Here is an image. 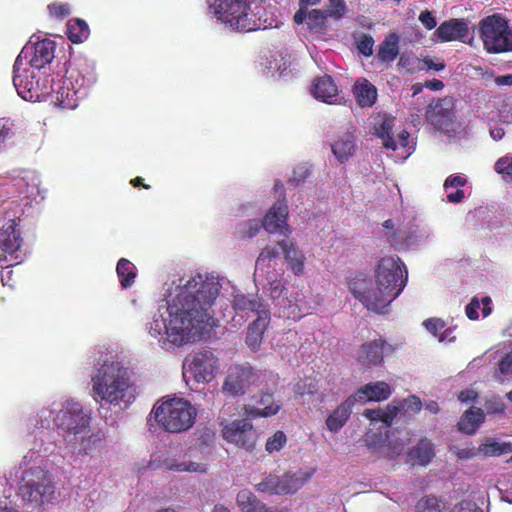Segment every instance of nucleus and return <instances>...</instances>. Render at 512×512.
<instances>
[{
	"instance_id": "obj_21",
	"label": "nucleus",
	"mask_w": 512,
	"mask_h": 512,
	"mask_svg": "<svg viewBox=\"0 0 512 512\" xmlns=\"http://www.w3.org/2000/svg\"><path fill=\"white\" fill-rule=\"evenodd\" d=\"M284 317L298 320L309 313L310 307L302 289L292 286L286 289L283 298L276 303Z\"/></svg>"
},
{
	"instance_id": "obj_52",
	"label": "nucleus",
	"mask_w": 512,
	"mask_h": 512,
	"mask_svg": "<svg viewBox=\"0 0 512 512\" xmlns=\"http://www.w3.org/2000/svg\"><path fill=\"white\" fill-rule=\"evenodd\" d=\"M287 443V436L283 431H276L270 436L265 444V450L272 454L280 451Z\"/></svg>"
},
{
	"instance_id": "obj_51",
	"label": "nucleus",
	"mask_w": 512,
	"mask_h": 512,
	"mask_svg": "<svg viewBox=\"0 0 512 512\" xmlns=\"http://www.w3.org/2000/svg\"><path fill=\"white\" fill-rule=\"evenodd\" d=\"M445 504L436 497H426L418 501L415 512H444Z\"/></svg>"
},
{
	"instance_id": "obj_6",
	"label": "nucleus",
	"mask_w": 512,
	"mask_h": 512,
	"mask_svg": "<svg viewBox=\"0 0 512 512\" xmlns=\"http://www.w3.org/2000/svg\"><path fill=\"white\" fill-rule=\"evenodd\" d=\"M208 13L236 31H255L262 26L264 0H206Z\"/></svg>"
},
{
	"instance_id": "obj_29",
	"label": "nucleus",
	"mask_w": 512,
	"mask_h": 512,
	"mask_svg": "<svg viewBox=\"0 0 512 512\" xmlns=\"http://www.w3.org/2000/svg\"><path fill=\"white\" fill-rule=\"evenodd\" d=\"M269 320V310H261L260 316H258L257 319L249 325L246 344L251 350L257 351L260 348L263 340V334L268 326Z\"/></svg>"
},
{
	"instance_id": "obj_15",
	"label": "nucleus",
	"mask_w": 512,
	"mask_h": 512,
	"mask_svg": "<svg viewBox=\"0 0 512 512\" xmlns=\"http://www.w3.org/2000/svg\"><path fill=\"white\" fill-rule=\"evenodd\" d=\"M218 357L210 350H200L186 357L183 365V376L190 375L198 384L213 381L219 371Z\"/></svg>"
},
{
	"instance_id": "obj_18",
	"label": "nucleus",
	"mask_w": 512,
	"mask_h": 512,
	"mask_svg": "<svg viewBox=\"0 0 512 512\" xmlns=\"http://www.w3.org/2000/svg\"><path fill=\"white\" fill-rule=\"evenodd\" d=\"M258 378V374L250 366L233 365L227 371L222 390L231 396L243 395Z\"/></svg>"
},
{
	"instance_id": "obj_16",
	"label": "nucleus",
	"mask_w": 512,
	"mask_h": 512,
	"mask_svg": "<svg viewBox=\"0 0 512 512\" xmlns=\"http://www.w3.org/2000/svg\"><path fill=\"white\" fill-rule=\"evenodd\" d=\"M55 43L50 39H43L35 43L28 42L16 58L17 67L24 64L38 73L49 75L50 64L54 59Z\"/></svg>"
},
{
	"instance_id": "obj_34",
	"label": "nucleus",
	"mask_w": 512,
	"mask_h": 512,
	"mask_svg": "<svg viewBox=\"0 0 512 512\" xmlns=\"http://www.w3.org/2000/svg\"><path fill=\"white\" fill-rule=\"evenodd\" d=\"M435 452L433 444L428 439H421L408 453V461L412 465L427 466Z\"/></svg>"
},
{
	"instance_id": "obj_22",
	"label": "nucleus",
	"mask_w": 512,
	"mask_h": 512,
	"mask_svg": "<svg viewBox=\"0 0 512 512\" xmlns=\"http://www.w3.org/2000/svg\"><path fill=\"white\" fill-rule=\"evenodd\" d=\"M22 238L15 220L9 221L0 229V249L4 255L0 254V266L3 261H7V257L10 256V261H17L18 256H14L15 253L21 247Z\"/></svg>"
},
{
	"instance_id": "obj_7",
	"label": "nucleus",
	"mask_w": 512,
	"mask_h": 512,
	"mask_svg": "<svg viewBox=\"0 0 512 512\" xmlns=\"http://www.w3.org/2000/svg\"><path fill=\"white\" fill-rule=\"evenodd\" d=\"M151 413L166 432L182 433L194 425L198 411L184 398L166 397L154 404Z\"/></svg>"
},
{
	"instance_id": "obj_32",
	"label": "nucleus",
	"mask_w": 512,
	"mask_h": 512,
	"mask_svg": "<svg viewBox=\"0 0 512 512\" xmlns=\"http://www.w3.org/2000/svg\"><path fill=\"white\" fill-rule=\"evenodd\" d=\"M385 350V341L382 338L375 339L362 345L359 360L367 366L378 365L383 361Z\"/></svg>"
},
{
	"instance_id": "obj_8",
	"label": "nucleus",
	"mask_w": 512,
	"mask_h": 512,
	"mask_svg": "<svg viewBox=\"0 0 512 512\" xmlns=\"http://www.w3.org/2000/svg\"><path fill=\"white\" fill-rule=\"evenodd\" d=\"M422 402L419 397L411 395L403 400H394L385 408L366 409L364 416L370 420L372 426L381 423L385 433L378 435L370 429L365 435V442L368 446L378 447L387 441V429L397 416H412L422 409Z\"/></svg>"
},
{
	"instance_id": "obj_45",
	"label": "nucleus",
	"mask_w": 512,
	"mask_h": 512,
	"mask_svg": "<svg viewBox=\"0 0 512 512\" xmlns=\"http://www.w3.org/2000/svg\"><path fill=\"white\" fill-rule=\"evenodd\" d=\"M67 34L73 43H81L88 37L89 27L84 20L72 19L68 22Z\"/></svg>"
},
{
	"instance_id": "obj_61",
	"label": "nucleus",
	"mask_w": 512,
	"mask_h": 512,
	"mask_svg": "<svg viewBox=\"0 0 512 512\" xmlns=\"http://www.w3.org/2000/svg\"><path fill=\"white\" fill-rule=\"evenodd\" d=\"M374 40L371 36L364 35L357 44V48L361 54L368 57L373 53Z\"/></svg>"
},
{
	"instance_id": "obj_37",
	"label": "nucleus",
	"mask_w": 512,
	"mask_h": 512,
	"mask_svg": "<svg viewBox=\"0 0 512 512\" xmlns=\"http://www.w3.org/2000/svg\"><path fill=\"white\" fill-rule=\"evenodd\" d=\"M281 246L285 259L295 275H300L304 270L305 256L302 251L289 241L283 240L279 243Z\"/></svg>"
},
{
	"instance_id": "obj_58",
	"label": "nucleus",
	"mask_w": 512,
	"mask_h": 512,
	"mask_svg": "<svg viewBox=\"0 0 512 512\" xmlns=\"http://www.w3.org/2000/svg\"><path fill=\"white\" fill-rule=\"evenodd\" d=\"M423 325L434 337L437 338L445 328V322L440 318L427 319L423 322Z\"/></svg>"
},
{
	"instance_id": "obj_39",
	"label": "nucleus",
	"mask_w": 512,
	"mask_h": 512,
	"mask_svg": "<svg viewBox=\"0 0 512 512\" xmlns=\"http://www.w3.org/2000/svg\"><path fill=\"white\" fill-rule=\"evenodd\" d=\"M263 290L274 300L279 302L283 298V293L286 289L282 284L281 276L275 270H268L266 272L265 282L262 284Z\"/></svg>"
},
{
	"instance_id": "obj_53",
	"label": "nucleus",
	"mask_w": 512,
	"mask_h": 512,
	"mask_svg": "<svg viewBox=\"0 0 512 512\" xmlns=\"http://www.w3.org/2000/svg\"><path fill=\"white\" fill-rule=\"evenodd\" d=\"M299 340L298 333L295 330H288L283 333L276 342V349L279 353L284 354L282 348H295Z\"/></svg>"
},
{
	"instance_id": "obj_9",
	"label": "nucleus",
	"mask_w": 512,
	"mask_h": 512,
	"mask_svg": "<svg viewBox=\"0 0 512 512\" xmlns=\"http://www.w3.org/2000/svg\"><path fill=\"white\" fill-rule=\"evenodd\" d=\"M349 289L368 310L379 314L387 313L390 304L397 298V293H389L376 281L360 276L350 281Z\"/></svg>"
},
{
	"instance_id": "obj_35",
	"label": "nucleus",
	"mask_w": 512,
	"mask_h": 512,
	"mask_svg": "<svg viewBox=\"0 0 512 512\" xmlns=\"http://www.w3.org/2000/svg\"><path fill=\"white\" fill-rule=\"evenodd\" d=\"M263 70L271 76L288 77L292 70L286 56L282 53H271L262 63Z\"/></svg>"
},
{
	"instance_id": "obj_57",
	"label": "nucleus",
	"mask_w": 512,
	"mask_h": 512,
	"mask_svg": "<svg viewBox=\"0 0 512 512\" xmlns=\"http://www.w3.org/2000/svg\"><path fill=\"white\" fill-rule=\"evenodd\" d=\"M50 15L56 18H65L71 13V8L67 3L55 2L48 6Z\"/></svg>"
},
{
	"instance_id": "obj_43",
	"label": "nucleus",
	"mask_w": 512,
	"mask_h": 512,
	"mask_svg": "<svg viewBox=\"0 0 512 512\" xmlns=\"http://www.w3.org/2000/svg\"><path fill=\"white\" fill-rule=\"evenodd\" d=\"M512 452V444L500 442L495 439H487L479 446V455L498 456Z\"/></svg>"
},
{
	"instance_id": "obj_17",
	"label": "nucleus",
	"mask_w": 512,
	"mask_h": 512,
	"mask_svg": "<svg viewBox=\"0 0 512 512\" xmlns=\"http://www.w3.org/2000/svg\"><path fill=\"white\" fill-rule=\"evenodd\" d=\"M275 192L279 193L278 199L266 212L261 223L264 230L270 234L288 236L290 228L287 224L288 207L283 195V185L277 182L274 186Z\"/></svg>"
},
{
	"instance_id": "obj_28",
	"label": "nucleus",
	"mask_w": 512,
	"mask_h": 512,
	"mask_svg": "<svg viewBox=\"0 0 512 512\" xmlns=\"http://www.w3.org/2000/svg\"><path fill=\"white\" fill-rule=\"evenodd\" d=\"M254 403L244 406V413L251 418L270 417L276 415L280 405L275 403L272 394L265 393L253 398Z\"/></svg>"
},
{
	"instance_id": "obj_23",
	"label": "nucleus",
	"mask_w": 512,
	"mask_h": 512,
	"mask_svg": "<svg viewBox=\"0 0 512 512\" xmlns=\"http://www.w3.org/2000/svg\"><path fill=\"white\" fill-rule=\"evenodd\" d=\"M469 35L468 23L464 19H450L442 22L434 31L431 40L435 43L462 41Z\"/></svg>"
},
{
	"instance_id": "obj_12",
	"label": "nucleus",
	"mask_w": 512,
	"mask_h": 512,
	"mask_svg": "<svg viewBox=\"0 0 512 512\" xmlns=\"http://www.w3.org/2000/svg\"><path fill=\"white\" fill-rule=\"evenodd\" d=\"M408 280L406 266L398 256H387L380 259L375 270V281L389 293H397V297L404 290Z\"/></svg>"
},
{
	"instance_id": "obj_64",
	"label": "nucleus",
	"mask_w": 512,
	"mask_h": 512,
	"mask_svg": "<svg viewBox=\"0 0 512 512\" xmlns=\"http://www.w3.org/2000/svg\"><path fill=\"white\" fill-rule=\"evenodd\" d=\"M259 212H260L259 208L252 203L243 204L239 208L240 216H256L259 214Z\"/></svg>"
},
{
	"instance_id": "obj_2",
	"label": "nucleus",
	"mask_w": 512,
	"mask_h": 512,
	"mask_svg": "<svg viewBox=\"0 0 512 512\" xmlns=\"http://www.w3.org/2000/svg\"><path fill=\"white\" fill-rule=\"evenodd\" d=\"M95 81V74L87 65L68 69L66 63H57V70L46 76L24 64L17 67L16 61L13 66V85L23 100L40 102L51 97L62 109H75Z\"/></svg>"
},
{
	"instance_id": "obj_33",
	"label": "nucleus",
	"mask_w": 512,
	"mask_h": 512,
	"mask_svg": "<svg viewBox=\"0 0 512 512\" xmlns=\"http://www.w3.org/2000/svg\"><path fill=\"white\" fill-rule=\"evenodd\" d=\"M241 512H279L276 508L268 507L248 489L239 491L236 498Z\"/></svg>"
},
{
	"instance_id": "obj_44",
	"label": "nucleus",
	"mask_w": 512,
	"mask_h": 512,
	"mask_svg": "<svg viewBox=\"0 0 512 512\" xmlns=\"http://www.w3.org/2000/svg\"><path fill=\"white\" fill-rule=\"evenodd\" d=\"M491 299L488 296L482 297L481 300H479L477 297H474L470 303L466 306L465 312L466 316L470 320H477L479 318V309L482 306V315L483 317H487L490 315L492 308H491Z\"/></svg>"
},
{
	"instance_id": "obj_19",
	"label": "nucleus",
	"mask_w": 512,
	"mask_h": 512,
	"mask_svg": "<svg viewBox=\"0 0 512 512\" xmlns=\"http://www.w3.org/2000/svg\"><path fill=\"white\" fill-rule=\"evenodd\" d=\"M64 447L76 457H94L100 455L105 450L106 438L102 431H92L90 428L89 432L75 437L73 442L65 444Z\"/></svg>"
},
{
	"instance_id": "obj_62",
	"label": "nucleus",
	"mask_w": 512,
	"mask_h": 512,
	"mask_svg": "<svg viewBox=\"0 0 512 512\" xmlns=\"http://www.w3.org/2000/svg\"><path fill=\"white\" fill-rule=\"evenodd\" d=\"M418 19L427 30H432L437 26L436 18L429 10L422 11Z\"/></svg>"
},
{
	"instance_id": "obj_27",
	"label": "nucleus",
	"mask_w": 512,
	"mask_h": 512,
	"mask_svg": "<svg viewBox=\"0 0 512 512\" xmlns=\"http://www.w3.org/2000/svg\"><path fill=\"white\" fill-rule=\"evenodd\" d=\"M445 101H438L430 105L426 112L427 120L439 131L451 133L453 129L454 113L450 108L444 107Z\"/></svg>"
},
{
	"instance_id": "obj_14",
	"label": "nucleus",
	"mask_w": 512,
	"mask_h": 512,
	"mask_svg": "<svg viewBox=\"0 0 512 512\" xmlns=\"http://www.w3.org/2000/svg\"><path fill=\"white\" fill-rule=\"evenodd\" d=\"M481 38L489 53L512 51V32L499 16L492 15L481 22Z\"/></svg>"
},
{
	"instance_id": "obj_48",
	"label": "nucleus",
	"mask_w": 512,
	"mask_h": 512,
	"mask_svg": "<svg viewBox=\"0 0 512 512\" xmlns=\"http://www.w3.org/2000/svg\"><path fill=\"white\" fill-rule=\"evenodd\" d=\"M277 256V252L275 249L271 247H265L261 253L259 254L257 260H256V267L254 272V281L255 283L260 282V277L264 273V268L266 267L267 263L274 259Z\"/></svg>"
},
{
	"instance_id": "obj_25",
	"label": "nucleus",
	"mask_w": 512,
	"mask_h": 512,
	"mask_svg": "<svg viewBox=\"0 0 512 512\" xmlns=\"http://www.w3.org/2000/svg\"><path fill=\"white\" fill-rule=\"evenodd\" d=\"M311 91L317 100L324 103L341 104L343 102V96L329 75L316 78Z\"/></svg>"
},
{
	"instance_id": "obj_5",
	"label": "nucleus",
	"mask_w": 512,
	"mask_h": 512,
	"mask_svg": "<svg viewBox=\"0 0 512 512\" xmlns=\"http://www.w3.org/2000/svg\"><path fill=\"white\" fill-rule=\"evenodd\" d=\"M92 422L90 409L72 398L53 402L37 413V424L42 429L56 428L62 435L60 444H70L75 437L89 432Z\"/></svg>"
},
{
	"instance_id": "obj_40",
	"label": "nucleus",
	"mask_w": 512,
	"mask_h": 512,
	"mask_svg": "<svg viewBox=\"0 0 512 512\" xmlns=\"http://www.w3.org/2000/svg\"><path fill=\"white\" fill-rule=\"evenodd\" d=\"M399 54V36L391 33L379 45L377 57L382 62H393Z\"/></svg>"
},
{
	"instance_id": "obj_13",
	"label": "nucleus",
	"mask_w": 512,
	"mask_h": 512,
	"mask_svg": "<svg viewBox=\"0 0 512 512\" xmlns=\"http://www.w3.org/2000/svg\"><path fill=\"white\" fill-rule=\"evenodd\" d=\"M386 230L385 235L393 246H403L407 249H414L429 243L434 232L428 225L413 224L407 230L396 229V224L389 219L383 223Z\"/></svg>"
},
{
	"instance_id": "obj_42",
	"label": "nucleus",
	"mask_w": 512,
	"mask_h": 512,
	"mask_svg": "<svg viewBox=\"0 0 512 512\" xmlns=\"http://www.w3.org/2000/svg\"><path fill=\"white\" fill-rule=\"evenodd\" d=\"M116 273L122 288L127 289L134 284L137 268L126 258H121L116 266Z\"/></svg>"
},
{
	"instance_id": "obj_24",
	"label": "nucleus",
	"mask_w": 512,
	"mask_h": 512,
	"mask_svg": "<svg viewBox=\"0 0 512 512\" xmlns=\"http://www.w3.org/2000/svg\"><path fill=\"white\" fill-rule=\"evenodd\" d=\"M40 175L33 170L21 171L14 179V186L17 192L23 197L36 203L44 199L43 191L40 189Z\"/></svg>"
},
{
	"instance_id": "obj_54",
	"label": "nucleus",
	"mask_w": 512,
	"mask_h": 512,
	"mask_svg": "<svg viewBox=\"0 0 512 512\" xmlns=\"http://www.w3.org/2000/svg\"><path fill=\"white\" fill-rule=\"evenodd\" d=\"M347 6L344 0H329L328 8L324 10L328 17L335 21H339L346 13Z\"/></svg>"
},
{
	"instance_id": "obj_1",
	"label": "nucleus",
	"mask_w": 512,
	"mask_h": 512,
	"mask_svg": "<svg viewBox=\"0 0 512 512\" xmlns=\"http://www.w3.org/2000/svg\"><path fill=\"white\" fill-rule=\"evenodd\" d=\"M223 290L236 313L269 310L260 299L241 293L228 279L196 273L163 286V303L145 322L144 330L163 350L171 351L199 340L215 325L213 306Z\"/></svg>"
},
{
	"instance_id": "obj_11",
	"label": "nucleus",
	"mask_w": 512,
	"mask_h": 512,
	"mask_svg": "<svg viewBox=\"0 0 512 512\" xmlns=\"http://www.w3.org/2000/svg\"><path fill=\"white\" fill-rule=\"evenodd\" d=\"M393 127L394 118L388 115L379 116L373 124L374 134L381 139L384 148L393 152L390 156L403 162L413 153L414 145L410 143L406 130L395 134Z\"/></svg>"
},
{
	"instance_id": "obj_47",
	"label": "nucleus",
	"mask_w": 512,
	"mask_h": 512,
	"mask_svg": "<svg viewBox=\"0 0 512 512\" xmlns=\"http://www.w3.org/2000/svg\"><path fill=\"white\" fill-rule=\"evenodd\" d=\"M327 12L321 9L309 10L308 28L316 33H322L327 29Z\"/></svg>"
},
{
	"instance_id": "obj_41",
	"label": "nucleus",
	"mask_w": 512,
	"mask_h": 512,
	"mask_svg": "<svg viewBox=\"0 0 512 512\" xmlns=\"http://www.w3.org/2000/svg\"><path fill=\"white\" fill-rule=\"evenodd\" d=\"M483 419L484 413L481 408H471L461 417L458 423L459 430L467 434H473Z\"/></svg>"
},
{
	"instance_id": "obj_60",
	"label": "nucleus",
	"mask_w": 512,
	"mask_h": 512,
	"mask_svg": "<svg viewBox=\"0 0 512 512\" xmlns=\"http://www.w3.org/2000/svg\"><path fill=\"white\" fill-rule=\"evenodd\" d=\"M467 183V179L465 176L461 174H454L447 177V179L444 182V188L445 190L449 189H461L465 184Z\"/></svg>"
},
{
	"instance_id": "obj_55",
	"label": "nucleus",
	"mask_w": 512,
	"mask_h": 512,
	"mask_svg": "<svg viewBox=\"0 0 512 512\" xmlns=\"http://www.w3.org/2000/svg\"><path fill=\"white\" fill-rule=\"evenodd\" d=\"M452 451L461 460H469L479 455V447L476 448L470 444L454 446Z\"/></svg>"
},
{
	"instance_id": "obj_50",
	"label": "nucleus",
	"mask_w": 512,
	"mask_h": 512,
	"mask_svg": "<svg viewBox=\"0 0 512 512\" xmlns=\"http://www.w3.org/2000/svg\"><path fill=\"white\" fill-rule=\"evenodd\" d=\"M495 171L506 182H512V153L500 157L494 165Z\"/></svg>"
},
{
	"instance_id": "obj_26",
	"label": "nucleus",
	"mask_w": 512,
	"mask_h": 512,
	"mask_svg": "<svg viewBox=\"0 0 512 512\" xmlns=\"http://www.w3.org/2000/svg\"><path fill=\"white\" fill-rule=\"evenodd\" d=\"M391 394L392 387L387 382L376 381L365 384L359 388L351 397L354 398L355 402H381L388 399Z\"/></svg>"
},
{
	"instance_id": "obj_31",
	"label": "nucleus",
	"mask_w": 512,
	"mask_h": 512,
	"mask_svg": "<svg viewBox=\"0 0 512 512\" xmlns=\"http://www.w3.org/2000/svg\"><path fill=\"white\" fill-rule=\"evenodd\" d=\"M354 403V398L350 396L330 413L326 419V426L330 432L337 433L343 428L350 418Z\"/></svg>"
},
{
	"instance_id": "obj_10",
	"label": "nucleus",
	"mask_w": 512,
	"mask_h": 512,
	"mask_svg": "<svg viewBox=\"0 0 512 512\" xmlns=\"http://www.w3.org/2000/svg\"><path fill=\"white\" fill-rule=\"evenodd\" d=\"M313 467H300L289 470L283 475L269 474L261 482L255 485L257 491L262 493L286 495L296 493L315 474Z\"/></svg>"
},
{
	"instance_id": "obj_59",
	"label": "nucleus",
	"mask_w": 512,
	"mask_h": 512,
	"mask_svg": "<svg viewBox=\"0 0 512 512\" xmlns=\"http://www.w3.org/2000/svg\"><path fill=\"white\" fill-rule=\"evenodd\" d=\"M169 455L164 453H154L148 462L147 467L151 470L160 468L166 469V462H168Z\"/></svg>"
},
{
	"instance_id": "obj_56",
	"label": "nucleus",
	"mask_w": 512,
	"mask_h": 512,
	"mask_svg": "<svg viewBox=\"0 0 512 512\" xmlns=\"http://www.w3.org/2000/svg\"><path fill=\"white\" fill-rule=\"evenodd\" d=\"M13 136L12 124L4 118L0 119V152L6 147Z\"/></svg>"
},
{
	"instance_id": "obj_20",
	"label": "nucleus",
	"mask_w": 512,
	"mask_h": 512,
	"mask_svg": "<svg viewBox=\"0 0 512 512\" xmlns=\"http://www.w3.org/2000/svg\"><path fill=\"white\" fill-rule=\"evenodd\" d=\"M222 434L227 442L246 450H252L256 445L257 433L248 419H238L226 424Z\"/></svg>"
},
{
	"instance_id": "obj_3",
	"label": "nucleus",
	"mask_w": 512,
	"mask_h": 512,
	"mask_svg": "<svg viewBox=\"0 0 512 512\" xmlns=\"http://www.w3.org/2000/svg\"><path fill=\"white\" fill-rule=\"evenodd\" d=\"M50 436V432L42 431L20 463L19 495L33 507L49 503L55 493L53 476L47 468V457L60 453L62 446L50 441Z\"/></svg>"
},
{
	"instance_id": "obj_36",
	"label": "nucleus",
	"mask_w": 512,
	"mask_h": 512,
	"mask_svg": "<svg viewBox=\"0 0 512 512\" xmlns=\"http://www.w3.org/2000/svg\"><path fill=\"white\" fill-rule=\"evenodd\" d=\"M353 92L361 107H371L377 99L376 87L366 79L356 81Z\"/></svg>"
},
{
	"instance_id": "obj_4",
	"label": "nucleus",
	"mask_w": 512,
	"mask_h": 512,
	"mask_svg": "<svg viewBox=\"0 0 512 512\" xmlns=\"http://www.w3.org/2000/svg\"><path fill=\"white\" fill-rule=\"evenodd\" d=\"M91 395L101 406L127 409L136 398L128 367L113 354L101 356L91 374Z\"/></svg>"
},
{
	"instance_id": "obj_38",
	"label": "nucleus",
	"mask_w": 512,
	"mask_h": 512,
	"mask_svg": "<svg viewBox=\"0 0 512 512\" xmlns=\"http://www.w3.org/2000/svg\"><path fill=\"white\" fill-rule=\"evenodd\" d=\"M166 470L173 472H189L204 474L207 472L205 463L194 462L190 460H180L175 456H170L166 462Z\"/></svg>"
},
{
	"instance_id": "obj_49",
	"label": "nucleus",
	"mask_w": 512,
	"mask_h": 512,
	"mask_svg": "<svg viewBox=\"0 0 512 512\" xmlns=\"http://www.w3.org/2000/svg\"><path fill=\"white\" fill-rule=\"evenodd\" d=\"M494 376L500 383L512 380V352L499 361L498 369L495 371Z\"/></svg>"
},
{
	"instance_id": "obj_30",
	"label": "nucleus",
	"mask_w": 512,
	"mask_h": 512,
	"mask_svg": "<svg viewBox=\"0 0 512 512\" xmlns=\"http://www.w3.org/2000/svg\"><path fill=\"white\" fill-rule=\"evenodd\" d=\"M331 149L340 163L348 161L356 151L355 136L349 131L339 134L332 142Z\"/></svg>"
},
{
	"instance_id": "obj_46",
	"label": "nucleus",
	"mask_w": 512,
	"mask_h": 512,
	"mask_svg": "<svg viewBox=\"0 0 512 512\" xmlns=\"http://www.w3.org/2000/svg\"><path fill=\"white\" fill-rule=\"evenodd\" d=\"M262 223L258 219L241 221L235 226L234 233L238 238H253L258 234Z\"/></svg>"
},
{
	"instance_id": "obj_63",
	"label": "nucleus",
	"mask_w": 512,
	"mask_h": 512,
	"mask_svg": "<svg viewBox=\"0 0 512 512\" xmlns=\"http://www.w3.org/2000/svg\"><path fill=\"white\" fill-rule=\"evenodd\" d=\"M310 175V169L306 165H300L293 171L291 181L295 184L302 183Z\"/></svg>"
}]
</instances>
